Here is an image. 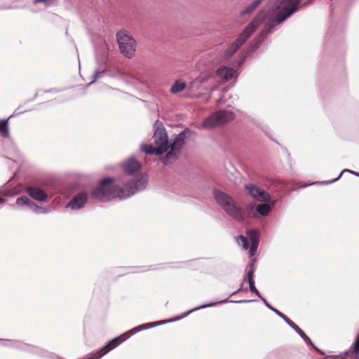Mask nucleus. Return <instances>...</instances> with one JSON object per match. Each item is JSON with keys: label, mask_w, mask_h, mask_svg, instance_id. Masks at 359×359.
I'll return each instance as SVG.
<instances>
[{"label": "nucleus", "mask_w": 359, "mask_h": 359, "mask_svg": "<svg viewBox=\"0 0 359 359\" xmlns=\"http://www.w3.org/2000/svg\"><path fill=\"white\" fill-rule=\"evenodd\" d=\"M263 0H254L250 5L241 11V16L250 15L260 5Z\"/></svg>", "instance_id": "nucleus-17"}, {"label": "nucleus", "mask_w": 359, "mask_h": 359, "mask_svg": "<svg viewBox=\"0 0 359 359\" xmlns=\"http://www.w3.org/2000/svg\"><path fill=\"white\" fill-rule=\"evenodd\" d=\"M301 337L309 344L313 347V348L319 352L321 355H324V352L317 348L311 341L310 338L304 332V334L300 335Z\"/></svg>", "instance_id": "nucleus-25"}, {"label": "nucleus", "mask_w": 359, "mask_h": 359, "mask_svg": "<svg viewBox=\"0 0 359 359\" xmlns=\"http://www.w3.org/2000/svg\"><path fill=\"white\" fill-rule=\"evenodd\" d=\"M216 74L218 78L224 81H230L237 76L236 72L233 68L225 66L220 67L217 70Z\"/></svg>", "instance_id": "nucleus-14"}, {"label": "nucleus", "mask_w": 359, "mask_h": 359, "mask_svg": "<svg viewBox=\"0 0 359 359\" xmlns=\"http://www.w3.org/2000/svg\"><path fill=\"white\" fill-rule=\"evenodd\" d=\"M247 236L251 243L250 247L247 238L243 236H238V243L243 248V249H249V257L250 258H252L258 248L259 241V233L256 230L251 229L247 231Z\"/></svg>", "instance_id": "nucleus-9"}, {"label": "nucleus", "mask_w": 359, "mask_h": 359, "mask_svg": "<svg viewBox=\"0 0 359 359\" xmlns=\"http://www.w3.org/2000/svg\"><path fill=\"white\" fill-rule=\"evenodd\" d=\"M104 73V72H99V71L95 72V74L93 76V81L92 82H90L89 83V85L90 83H92L93 82H94L95 80H97L98 78H100V75L103 74Z\"/></svg>", "instance_id": "nucleus-28"}, {"label": "nucleus", "mask_w": 359, "mask_h": 359, "mask_svg": "<svg viewBox=\"0 0 359 359\" xmlns=\"http://www.w3.org/2000/svg\"><path fill=\"white\" fill-rule=\"evenodd\" d=\"M248 283H249V287H250V290L252 292H254L257 296L259 297V298L263 302V299H265L263 297H262V295L260 294L259 292L257 290L255 285V282L254 280H249L248 281Z\"/></svg>", "instance_id": "nucleus-24"}, {"label": "nucleus", "mask_w": 359, "mask_h": 359, "mask_svg": "<svg viewBox=\"0 0 359 359\" xmlns=\"http://www.w3.org/2000/svg\"><path fill=\"white\" fill-rule=\"evenodd\" d=\"M269 203H260L256 206V212L261 216L266 217L267 216L271 211L272 207L276 203V201H269Z\"/></svg>", "instance_id": "nucleus-16"}, {"label": "nucleus", "mask_w": 359, "mask_h": 359, "mask_svg": "<svg viewBox=\"0 0 359 359\" xmlns=\"http://www.w3.org/2000/svg\"><path fill=\"white\" fill-rule=\"evenodd\" d=\"M346 172H350V173L359 177V172H356L355 171H352L348 169H344L341 172V173L339 175V176L336 179H334L330 181H323V182H316L315 184H324V185L330 184L334 183V182H337V180H339V178L341 177L342 174Z\"/></svg>", "instance_id": "nucleus-21"}, {"label": "nucleus", "mask_w": 359, "mask_h": 359, "mask_svg": "<svg viewBox=\"0 0 359 359\" xmlns=\"http://www.w3.org/2000/svg\"><path fill=\"white\" fill-rule=\"evenodd\" d=\"M2 344L4 346H14L21 350L29 351V352L34 353H36L41 356H46V353H47L46 352H45L44 351H43L41 348H40L39 347H36V346H34L32 345L25 344L20 343V342L13 344L12 341L10 340H2Z\"/></svg>", "instance_id": "nucleus-11"}, {"label": "nucleus", "mask_w": 359, "mask_h": 359, "mask_svg": "<svg viewBox=\"0 0 359 359\" xmlns=\"http://www.w3.org/2000/svg\"><path fill=\"white\" fill-rule=\"evenodd\" d=\"M33 3L34 4H40V3H43L46 6H49L50 4V0H34L33 1Z\"/></svg>", "instance_id": "nucleus-29"}, {"label": "nucleus", "mask_w": 359, "mask_h": 359, "mask_svg": "<svg viewBox=\"0 0 359 359\" xmlns=\"http://www.w3.org/2000/svg\"><path fill=\"white\" fill-rule=\"evenodd\" d=\"M212 75L200 76L190 82L187 88L191 92H195L199 89L210 90L212 93L217 88V85L213 82Z\"/></svg>", "instance_id": "nucleus-8"}, {"label": "nucleus", "mask_w": 359, "mask_h": 359, "mask_svg": "<svg viewBox=\"0 0 359 359\" xmlns=\"http://www.w3.org/2000/svg\"><path fill=\"white\" fill-rule=\"evenodd\" d=\"M26 191L30 197L38 201H46L48 198V195L45 191L35 187H27Z\"/></svg>", "instance_id": "nucleus-15"}, {"label": "nucleus", "mask_w": 359, "mask_h": 359, "mask_svg": "<svg viewBox=\"0 0 359 359\" xmlns=\"http://www.w3.org/2000/svg\"><path fill=\"white\" fill-rule=\"evenodd\" d=\"M30 209L36 214H47L50 212L49 209L39 206L33 202L30 204Z\"/></svg>", "instance_id": "nucleus-22"}, {"label": "nucleus", "mask_w": 359, "mask_h": 359, "mask_svg": "<svg viewBox=\"0 0 359 359\" xmlns=\"http://www.w3.org/2000/svg\"><path fill=\"white\" fill-rule=\"evenodd\" d=\"M235 114L231 110H219L206 118L201 126L203 129H210L233 120Z\"/></svg>", "instance_id": "nucleus-6"}, {"label": "nucleus", "mask_w": 359, "mask_h": 359, "mask_svg": "<svg viewBox=\"0 0 359 359\" xmlns=\"http://www.w3.org/2000/svg\"><path fill=\"white\" fill-rule=\"evenodd\" d=\"M213 196L218 205L229 217L239 222L244 220L243 210L231 196L219 189L214 190Z\"/></svg>", "instance_id": "nucleus-5"}, {"label": "nucleus", "mask_w": 359, "mask_h": 359, "mask_svg": "<svg viewBox=\"0 0 359 359\" xmlns=\"http://www.w3.org/2000/svg\"><path fill=\"white\" fill-rule=\"evenodd\" d=\"M32 203V202L27 196H21L16 200V204L20 206L27 205L30 208Z\"/></svg>", "instance_id": "nucleus-23"}, {"label": "nucleus", "mask_w": 359, "mask_h": 359, "mask_svg": "<svg viewBox=\"0 0 359 359\" xmlns=\"http://www.w3.org/2000/svg\"><path fill=\"white\" fill-rule=\"evenodd\" d=\"M4 202V199L1 197H0V203H2Z\"/></svg>", "instance_id": "nucleus-31"}, {"label": "nucleus", "mask_w": 359, "mask_h": 359, "mask_svg": "<svg viewBox=\"0 0 359 359\" xmlns=\"http://www.w3.org/2000/svg\"><path fill=\"white\" fill-rule=\"evenodd\" d=\"M8 121V119L0 120V135L4 138H8L9 137Z\"/></svg>", "instance_id": "nucleus-18"}, {"label": "nucleus", "mask_w": 359, "mask_h": 359, "mask_svg": "<svg viewBox=\"0 0 359 359\" xmlns=\"http://www.w3.org/2000/svg\"><path fill=\"white\" fill-rule=\"evenodd\" d=\"M186 87L187 84L184 82H182L181 81H177L172 85L170 91L173 94H177L184 90L186 88Z\"/></svg>", "instance_id": "nucleus-19"}, {"label": "nucleus", "mask_w": 359, "mask_h": 359, "mask_svg": "<svg viewBox=\"0 0 359 359\" xmlns=\"http://www.w3.org/2000/svg\"><path fill=\"white\" fill-rule=\"evenodd\" d=\"M116 37L121 53L128 58L132 57L136 48L135 41L125 32H118Z\"/></svg>", "instance_id": "nucleus-7"}, {"label": "nucleus", "mask_w": 359, "mask_h": 359, "mask_svg": "<svg viewBox=\"0 0 359 359\" xmlns=\"http://www.w3.org/2000/svg\"><path fill=\"white\" fill-rule=\"evenodd\" d=\"M263 302L264 303V304L266 305V306L267 308H269L270 310H271L272 311H273L277 316H278L279 317H280L283 320H284V321L287 324V325H290V323L292 322V320H290L287 316H285L284 314H283L281 312H280L278 310L274 309L273 307H272L267 302L266 299H263Z\"/></svg>", "instance_id": "nucleus-20"}, {"label": "nucleus", "mask_w": 359, "mask_h": 359, "mask_svg": "<svg viewBox=\"0 0 359 359\" xmlns=\"http://www.w3.org/2000/svg\"><path fill=\"white\" fill-rule=\"evenodd\" d=\"M245 189L248 195L258 201H271L270 194L255 184H247L245 185Z\"/></svg>", "instance_id": "nucleus-10"}, {"label": "nucleus", "mask_w": 359, "mask_h": 359, "mask_svg": "<svg viewBox=\"0 0 359 359\" xmlns=\"http://www.w3.org/2000/svg\"><path fill=\"white\" fill-rule=\"evenodd\" d=\"M300 2L301 0H277L267 15H265L263 11L259 13L226 50L224 57L225 59L231 57L254 33L262 21H264L266 25L270 28L274 27L294 13Z\"/></svg>", "instance_id": "nucleus-1"}, {"label": "nucleus", "mask_w": 359, "mask_h": 359, "mask_svg": "<svg viewBox=\"0 0 359 359\" xmlns=\"http://www.w3.org/2000/svg\"><path fill=\"white\" fill-rule=\"evenodd\" d=\"M121 168L127 175H131L135 172L139 171L141 165L140 163L132 156L121 163Z\"/></svg>", "instance_id": "nucleus-13"}, {"label": "nucleus", "mask_w": 359, "mask_h": 359, "mask_svg": "<svg viewBox=\"0 0 359 359\" xmlns=\"http://www.w3.org/2000/svg\"><path fill=\"white\" fill-rule=\"evenodd\" d=\"M297 334H304V331L302 330L297 325H295L292 321L290 323V325H289Z\"/></svg>", "instance_id": "nucleus-27"}, {"label": "nucleus", "mask_w": 359, "mask_h": 359, "mask_svg": "<svg viewBox=\"0 0 359 359\" xmlns=\"http://www.w3.org/2000/svg\"><path fill=\"white\" fill-rule=\"evenodd\" d=\"M254 271H255V269H254L253 264H250V265L248 266V273H247V276H248V281H249L250 280H253V274H254Z\"/></svg>", "instance_id": "nucleus-26"}, {"label": "nucleus", "mask_w": 359, "mask_h": 359, "mask_svg": "<svg viewBox=\"0 0 359 359\" xmlns=\"http://www.w3.org/2000/svg\"><path fill=\"white\" fill-rule=\"evenodd\" d=\"M88 193L86 191H81L76 194L67 205V208L72 210H79L84 207L87 202Z\"/></svg>", "instance_id": "nucleus-12"}, {"label": "nucleus", "mask_w": 359, "mask_h": 359, "mask_svg": "<svg viewBox=\"0 0 359 359\" xmlns=\"http://www.w3.org/2000/svg\"><path fill=\"white\" fill-rule=\"evenodd\" d=\"M252 302H253V300L229 301L228 299H224V300H222V301L219 302V304H223V303H226V302H233V303L241 304V303H250ZM217 304H218V302L211 303V304H203L200 306H197L196 308H194V309L184 313L180 317L177 318L176 319H170V320H165V321H158V322H155V323H145V324H142L141 325H138V326L127 331L126 332L121 334V336H118V337L113 339L112 340L109 341L104 347H102L100 350V351L98 352V353H100V355L95 359H99L100 358H101L102 356H103L104 355H105L106 353H107L108 352H109L110 351L114 349L118 344L123 342L124 341H126V339L130 338L131 336H133V334H135L140 331H142L144 330H147V329H149V328H151V327L160 325H163L166 323H171V322H174L177 320L182 319V318L187 317V316H189L190 313H191L194 311H198L200 309H205L208 307L214 306Z\"/></svg>", "instance_id": "nucleus-4"}, {"label": "nucleus", "mask_w": 359, "mask_h": 359, "mask_svg": "<svg viewBox=\"0 0 359 359\" xmlns=\"http://www.w3.org/2000/svg\"><path fill=\"white\" fill-rule=\"evenodd\" d=\"M241 290H242V285L241 286V287H239V289H238L236 292H233V294H235V293H236V292H240Z\"/></svg>", "instance_id": "nucleus-30"}, {"label": "nucleus", "mask_w": 359, "mask_h": 359, "mask_svg": "<svg viewBox=\"0 0 359 359\" xmlns=\"http://www.w3.org/2000/svg\"><path fill=\"white\" fill-rule=\"evenodd\" d=\"M154 134L155 147L151 144H142L140 150L146 154L160 156L166 152L163 162L165 164L169 163L177 159L180 154L181 150L185 144L187 132L185 130L179 133L172 140L169 144L168 137L165 129L161 125L156 123Z\"/></svg>", "instance_id": "nucleus-3"}, {"label": "nucleus", "mask_w": 359, "mask_h": 359, "mask_svg": "<svg viewBox=\"0 0 359 359\" xmlns=\"http://www.w3.org/2000/svg\"><path fill=\"white\" fill-rule=\"evenodd\" d=\"M148 184V177L142 175L133 180L122 176L119 179L107 177L102 180L99 185L92 191V197L100 201H107L112 198H128L139 191L144 189Z\"/></svg>", "instance_id": "nucleus-2"}]
</instances>
